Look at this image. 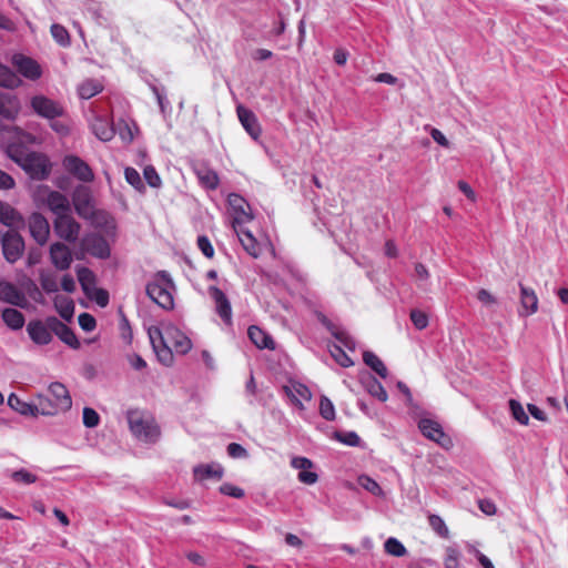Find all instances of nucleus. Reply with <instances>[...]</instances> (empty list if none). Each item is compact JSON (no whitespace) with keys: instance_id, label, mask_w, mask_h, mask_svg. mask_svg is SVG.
Returning <instances> with one entry per match:
<instances>
[{"instance_id":"f257e3e1","label":"nucleus","mask_w":568,"mask_h":568,"mask_svg":"<svg viewBox=\"0 0 568 568\" xmlns=\"http://www.w3.org/2000/svg\"><path fill=\"white\" fill-rule=\"evenodd\" d=\"M153 351L161 364L171 366L174 361L173 349L176 354L185 355L192 348V341L178 326L163 323L148 329Z\"/></svg>"},{"instance_id":"f03ea898","label":"nucleus","mask_w":568,"mask_h":568,"mask_svg":"<svg viewBox=\"0 0 568 568\" xmlns=\"http://www.w3.org/2000/svg\"><path fill=\"white\" fill-rule=\"evenodd\" d=\"M8 155L18 163L33 180H44L51 172L49 159L37 152H28L17 143H9Z\"/></svg>"},{"instance_id":"7ed1b4c3","label":"nucleus","mask_w":568,"mask_h":568,"mask_svg":"<svg viewBox=\"0 0 568 568\" xmlns=\"http://www.w3.org/2000/svg\"><path fill=\"white\" fill-rule=\"evenodd\" d=\"M128 423L132 434L142 442L155 443L160 437V428L155 420L140 410H129Z\"/></svg>"},{"instance_id":"20e7f679","label":"nucleus","mask_w":568,"mask_h":568,"mask_svg":"<svg viewBox=\"0 0 568 568\" xmlns=\"http://www.w3.org/2000/svg\"><path fill=\"white\" fill-rule=\"evenodd\" d=\"M37 399L38 404H40L41 399H47V402H49V404L55 410L53 415L64 413L72 406V398L69 390L62 383L59 382L51 383L48 387V393L38 394Z\"/></svg>"},{"instance_id":"39448f33","label":"nucleus","mask_w":568,"mask_h":568,"mask_svg":"<svg viewBox=\"0 0 568 568\" xmlns=\"http://www.w3.org/2000/svg\"><path fill=\"white\" fill-rule=\"evenodd\" d=\"M58 287L41 286L48 295L54 294L52 298L55 311L65 322H71L74 315V302L69 294L75 292L77 286H61L64 293H59Z\"/></svg>"},{"instance_id":"423d86ee","label":"nucleus","mask_w":568,"mask_h":568,"mask_svg":"<svg viewBox=\"0 0 568 568\" xmlns=\"http://www.w3.org/2000/svg\"><path fill=\"white\" fill-rule=\"evenodd\" d=\"M8 404L13 410L23 416H53V413L55 412L47 399H41L40 404H38L37 398L34 403H27L16 394H10L8 397Z\"/></svg>"},{"instance_id":"0eeeda50","label":"nucleus","mask_w":568,"mask_h":568,"mask_svg":"<svg viewBox=\"0 0 568 568\" xmlns=\"http://www.w3.org/2000/svg\"><path fill=\"white\" fill-rule=\"evenodd\" d=\"M0 241L4 258L9 263L17 262L24 250V241L22 236L14 230H8L6 232L0 231Z\"/></svg>"},{"instance_id":"6e6552de","label":"nucleus","mask_w":568,"mask_h":568,"mask_svg":"<svg viewBox=\"0 0 568 568\" xmlns=\"http://www.w3.org/2000/svg\"><path fill=\"white\" fill-rule=\"evenodd\" d=\"M54 233L69 243H74L79 239L81 226L74 220L71 213L59 215L53 221Z\"/></svg>"},{"instance_id":"1a4fd4ad","label":"nucleus","mask_w":568,"mask_h":568,"mask_svg":"<svg viewBox=\"0 0 568 568\" xmlns=\"http://www.w3.org/2000/svg\"><path fill=\"white\" fill-rule=\"evenodd\" d=\"M418 428L426 438L437 443L440 447L449 449L453 446L452 438L445 434L438 422L430 418H422L418 422Z\"/></svg>"},{"instance_id":"9d476101","label":"nucleus","mask_w":568,"mask_h":568,"mask_svg":"<svg viewBox=\"0 0 568 568\" xmlns=\"http://www.w3.org/2000/svg\"><path fill=\"white\" fill-rule=\"evenodd\" d=\"M30 105L36 114L48 120H54L64 114V108L44 95H34L30 100Z\"/></svg>"},{"instance_id":"9b49d317","label":"nucleus","mask_w":568,"mask_h":568,"mask_svg":"<svg viewBox=\"0 0 568 568\" xmlns=\"http://www.w3.org/2000/svg\"><path fill=\"white\" fill-rule=\"evenodd\" d=\"M82 252H85L98 258H108L111 254L108 241L99 234H87L80 243Z\"/></svg>"},{"instance_id":"f8f14e48","label":"nucleus","mask_w":568,"mask_h":568,"mask_svg":"<svg viewBox=\"0 0 568 568\" xmlns=\"http://www.w3.org/2000/svg\"><path fill=\"white\" fill-rule=\"evenodd\" d=\"M210 296L214 302L215 313L220 316L222 322L229 326H233V313L229 297L219 286L210 287Z\"/></svg>"},{"instance_id":"ddd939ff","label":"nucleus","mask_w":568,"mask_h":568,"mask_svg":"<svg viewBox=\"0 0 568 568\" xmlns=\"http://www.w3.org/2000/svg\"><path fill=\"white\" fill-rule=\"evenodd\" d=\"M65 170L82 182H92L94 173L87 162L77 155H67L63 160Z\"/></svg>"},{"instance_id":"4468645a","label":"nucleus","mask_w":568,"mask_h":568,"mask_svg":"<svg viewBox=\"0 0 568 568\" xmlns=\"http://www.w3.org/2000/svg\"><path fill=\"white\" fill-rule=\"evenodd\" d=\"M48 324L54 334L62 343L73 349L80 348V342L74 332L63 322L55 316H48Z\"/></svg>"},{"instance_id":"2eb2a0df","label":"nucleus","mask_w":568,"mask_h":568,"mask_svg":"<svg viewBox=\"0 0 568 568\" xmlns=\"http://www.w3.org/2000/svg\"><path fill=\"white\" fill-rule=\"evenodd\" d=\"M72 203L75 212L83 219L92 217L94 207L90 190L85 186H79L72 194Z\"/></svg>"},{"instance_id":"dca6fc26","label":"nucleus","mask_w":568,"mask_h":568,"mask_svg":"<svg viewBox=\"0 0 568 568\" xmlns=\"http://www.w3.org/2000/svg\"><path fill=\"white\" fill-rule=\"evenodd\" d=\"M227 203L234 211L235 215L232 221L233 229L242 226V224L253 220L252 214L247 212L248 204L243 196L236 193H231L227 196Z\"/></svg>"},{"instance_id":"f3484780","label":"nucleus","mask_w":568,"mask_h":568,"mask_svg":"<svg viewBox=\"0 0 568 568\" xmlns=\"http://www.w3.org/2000/svg\"><path fill=\"white\" fill-rule=\"evenodd\" d=\"M12 64L18 72L29 80H38L42 75L40 64L32 58L23 54H14L12 57Z\"/></svg>"},{"instance_id":"a211bd4d","label":"nucleus","mask_w":568,"mask_h":568,"mask_svg":"<svg viewBox=\"0 0 568 568\" xmlns=\"http://www.w3.org/2000/svg\"><path fill=\"white\" fill-rule=\"evenodd\" d=\"M176 286H145L148 296L163 310L174 307V293Z\"/></svg>"},{"instance_id":"6ab92c4d","label":"nucleus","mask_w":568,"mask_h":568,"mask_svg":"<svg viewBox=\"0 0 568 568\" xmlns=\"http://www.w3.org/2000/svg\"><path fill=\"white\" fill-rule=\"evenodd\" d=\"M27 332L30 339L37 345H48L52 341V331L49 327L48 317L44 321H30L27 325Z\"/></svg>"},{"instance_id":"aec40b11","label":"nucleus","mask_w":568,"mask_h":568,"mask_svg":"<svg viewBox=\"0 0 568 568\" xmlns=\"http://www.w3.org/2000/svg\"><path fill=\"white\" fill-rule=\"evenodd\" d=\"M28 225L34 241L40 245L45 244L50 234L48 220L42 214L36 212L30 215Z\"/></svg>"},{"instance_id":"412c9836","label":"nucleus","mask_w":568,"mask_h":568,"mask_svg":"<svg viewBox=\"0 0 568 568\" xmlns=\"http://www.w3.org/2000/svg\"><path fill=\"white\" fill-rule=\"evenodd\" d=\"M291 466L294 469L300 470L297 478L301 483L305 485H313L318 480V475L311 470L314 464L310 458L303 456H294L291 459Z\"/></svg>"},{"instance_id":"4be33fe9","label":"nucleus","mask_w":568,"mask_h":568,"mask_svg":"<svg viewBox=\"0 0 568 568\" xmlns=\"http://www.w3.org/2000/svg\"><path fill=\"white\" fill-rule=\"evenodd\" d=\"M283 389L291 398L292 403L301 409L304 408L302 400L308 402L312 398L310 388L301 382L291 381L288 385L283 387Z\"/></svg>"},{"instance_id":"5701e85b","label":"nucleus","mask_w":568,"mask_h":568,"mask_svg":"<svg viewBox=\"0 0 568 568\" xmlns=\"http://www.w3.org/2000/svg\"><path fill=\"white\" fill-rule=\"evenodd\" d=\"M50 258L57 268L64 271L72 262L71 251L65 244L55 242L50 246Z\"/></svg>"},{"instance_id":"b1692460","label":"nucleus","mask_w":568,"mask_h":568,"mask_svg":"<svg viewBox=\"0 0 568 568\" xmlns=\"http://www.w3.org/2000/svg\"><path fill=\"white\" fill-rule=\"evenodd\" d=\"M237 116L243 125V128L246 130V132L254 139L257 140L262 133L261 125L255 116V114L246 109L243 105H239L236 108Z\"/></svg>"},{"instance_id":"393cba45","label":"nucleus","mask_w":568,"mask_h":568,"mask_svg":"<svg viewBox=\"0 0 568 568\" xmlns=\"http://www.w3.org/2000/svg\"><path fill=\"white\" fill-rule=\"evenodd\" d=\"M45 204L55 217L72 212L69 199L59 191H50Z\"/></svg>"},{"instance_id":"a878e982","label":"nucleus","mask_w":568,"mask_h":568,"mask_svg":"<svg viewBox=\"0 0 568 568\" xmlns=\"http://www.w3.org/2000/svg\"><path fill=\"white\" fill-rule=\"evenodd\" d=\"M538 308V297L535 291L529 286H520V316H529L536 313Z\"/></svg>"},{"instance_id":"bb28decb","label":"nucleus","mask_w":568,"mask_h":568,"mask_svg":"<svg viewBox=\"0 0 568 568\" xmlns=\"http://www.w3.org/2000/svg\"><path fill=\"white\" fill-rule=\"evenodd\" d=\"M19 111V99L13 94L0 92V115L7 120H14Z\"/></svg>"},{"instance_id":"cd10ccee","label":"nucleus","mask_w":568,"mask_h":568,"mask_svg":"<svg viewBox=\"0 0 568 568\" xmlns=\"http://www.w3.org/2000/svg\"><path fill=\"white\" fill-rule=\"evenodd\" d=\"M20 287L21 286H0V300L21 308H27L29 306V301L26 296V293L21 291Z\"/></svg>"},{"instance_id":"c85d7f7f","label":"nucleus","mask_w":568,"mask_h":568,"mask_svg":"<svg viewBox=\"0 0 568 568\" xmlns=\"http://www.w3.org/2000/svg\"><path fill=\"white\" fill-rule=\"evenodd\" d=\"M0 222L9 227L19 229L24 225L22 215L9 203L0 201Z\"/></svg>"},{"instance_id":"c756f323","label":"nucleus","mask_w":568,"mask_h":568,"mask_svg":"<svg viewBox=\"0 0 568 568\" xmlns=\"http://www.w3.org/2000/svg\"><path fill=\"white\" fill-rule=\"evenodd\" d=\"M247 335L251 342L261 349H274L275 343L272 336L256 325H251L247 329Z\"/></svg>"},{"instance_id":"7c9ffc66","label":"nucleus","mask_w":568,"mask_h":568,"mask_svg":"<svg viewBox=\"0 0 568 568\" xmlns=\"http://www.w3.org/2000/svg\"><path fill=\"white\" fill-rule=\"evenodd\" d=\"M234 231L236 232L243 248L253 257L260 256L261 246L252 233L244 230L242 226L236 227Z\"/></svg>"},{"instance_id":"2f4dec72","label":"nucleus","mask_w":568,"mask_h":568,"mask_svg":"<svg viewBox=\"0 0 568 568\" xmlns=\"http://www.w3.org/2000/svg\"><path fill=\"white\" fill-rule=\"evenodd\" d=\"M195 479L204 480L209 478L221 479L224 469L220 464H201L193 468Z\"/></svg>"},{"instance_id":"473e14b6","label":"nucleus","mask_w":568,"mask_h":568,"mask_svg":"<svg viewBox=\"0 0 568 568\" xmlns=\"http://www.w3.org/2000/svg\"><path fill=\"white\" fill-rule=\"evenodd\" d=\"M362 383L369 395L377 398L382 403L387 400V392L377 378H375L372 375H368L367 377L362 379Z\"/></svg>"},{"instance_id":"72a5a7b5","label":"nucleus","mask_w":568,"mask_h":568,"mask_svg":"<svg viewBox=\"0 0 568 568\" xmlns=\"http://www.w3.org/2000/svg\"><path fill=\"white\" fill-rule=\"evenodd\" d=\"M84 296L94 302L100 307H105L109 304V292L101 286H81Z\"/></svg>"},{"instance_id":"f704fd0d","label":"nucleus","mask_w":568,"mask_h":568,"mask_svg":"<svg viewBox=\"0 0 568 568\" xmlns=\"http://www.w3.org/2000/svg\"><path fill=\"white\" fill-rule=\"evenodd\" d=\"M1 316L6 325L13 331L21 329L26 323L23 314L16 308H4Z\"/></svg>"},{"instance_id":"c9c22d12","label":"nucleus","mask_w":568,"mask_h":568,"mask_svg":"<svg viewBox=\"0 0 568 568\" xmlns=\"http://www.w3.org/2000/svg\"><path fill=\"white\" fill-rule=\"evenodd\" d=\"M92 130L95 136L101 141H110L114 136L113 126L102 118H97L92 123Z\"/></svg>"},{"instance_id":"e433bc0d","label":"nucleus","mask_w":568,"mask_h":568,"mask_svg":"<svg viewBox=\"0 0 568 568\" xmlns=\"http://www.w3.org/2000/svg\"><path fill=\"white\" fill-rule=\"evenodd\" d=\"M363 361L372 371H374L382 378L387 377V368L383 361L375 353L371 351H365L363 353Z\"/></svg>"},{"instance_id":"4c0bfd02","label":"nucleus","mask_w":568,"mask_h":568,"mask_svg":"<svg viewBox=\"0 0 568 568\" xmlns=\"http://www.w3.org/2000/svg\"><path fill=\"white\" fill-rule=\"evenodd\" d=\"M20 84V78L9 67L0 63V87L14 89Z\"/></svg>"},{"instance_id":"58836bf2","label":"nucleus","mask_w":568,"mask_h":568,"mask_svg":"<svg viewBox=\"0 0 568 568\" xmlns=\"http://www.w3.org/2000/svg\"><path fill=\"white\" fill-rule=\"evenodd\" d=\"M102 91V85L94 80H87L82 82L78 88V93L81 99H91Z\"/></svg>"},{"instance_id":"ea45409f","label":"nucleus","mask_w":568,"mask_h":568,"mask_svg":"<svg viewBox=\"0 0 568 568\" xmlns=\"http://www.w3.org/2000/svg\"><path fill=\"white\" fill-rule=\"evenodd\" d=\"M328 351L332 357L342 367H351L354 363L351 357L345 353L341 345L337 343L328 344Z\"/></svg>"},{"instance_id":"a19ab883","label":"nucleus","mask_w":568,"mask_h":568,"mask_svg":"<svg viewBox=\"0 0 568 568\" xmlns=\"http://www.w3.org/2000/svg\"><path fill=\"white\" fill-rule=\"evenodd\" d=\"M50 32L58 44H60L61 47L70 45V34L63 26L59 23H53L50 28Z\"/></svg>"},{"instance_id":"79ce46f5","label":"nucleus","mask_w":568,"mask_h":568,"mask_svg":"<svg viewBox=\"0 0 568 568\" xmlns=\"http://www.w3.org/2000/svg\"><path fill=\"white\" fill-rule=\"evenodd\" d=\"M385 551L394 557H403L407 554V550L402 541L395 537H389L384 544Z\"/></svg>"},{"instance_id":"37998d69","label":"nucleus","mask_w":568,"mask_h":568,"mask_svg":"<svg viewBox=\"0 0 568 568\" xmlns=\"http://www.w3.org/2000/svg\"><path fill=\"white\" fill-rule=\"evenodd\" d=\"M509 409L511 413V416L515 420H517L520 425H528L529 417L526 414L521 403L517 399H510L509 400Z\"/></svg>"},{"instance_id":"c03bdc74","label":"nucleus","mask_w":568,"mask_h":568,"mask_svg":"<svg viewBox=\"0 0 568 568\" xmlns=\"http://www.w3.org/2000/svg\"><path fill=\"white\" fill-rule=\"evenodd\" d=\"M358 484L365 490H367L368 493H371L372 495H374L376 497H383L384 496V490L378 485V483L375 479H373L369 476H367V475L359 476L358 477Z\"/></svg>"},{"instance_id":"a18cd8bd","label":"nucleus","mask_w":568,"mask_h":568,"mask_svg":"<svg viewBox=\"0 0 568 568\" xmlns=\"http://www.w3.org/2000/svg\"><path fill=\"white\" fill-rule=\"evenodd\" d=\"M320 415L328 422L334 420L336 415L334 404L324 395L320 399Z\"/></svg>"},{"instance_id":"49530a36","label":"nucleus","mask_w":568,"mask_h":568,"mask_svg":"<svg viewBox=\"0 0 568 568\" xmlns=\"http://www.w3.org/2000/svg\"><path fill=\"white\" fill-rule=\"evenodd\" d=\"M124 178H125V181L130 185H132L135 190H138L140 192L144 190V184L142 182L140 173L135 169L126 168L124 170Z\"/></svg>"},{"instance_id":"de8ad7c7","label":"nucleus","mask_w":568,"mask_h":568,"mask_svg":"<svg viewBox=\"0 0 568 568\" xmlns=\"http://www.w3.org/2000/svg\"><path fill=\"white\" fill-rule=\"evenodd\" d=\"M460 552L455 547L446 549L444 566L445 568H459Z\"/></svg>"},{"instance_id":"09e8293b","label":"nucleus","mask_w":568,"mask_h":568,"mask_svg":"<svg viewBox=\"0 0 568 568\" xmlns=\"http://www.w3.org/2000/svg\"><path fill=\"white\" fill-rule=\"evenodd\" d=\"M37 139L33 134L27 133L19 128H14V141L11 143H17L21 145L24 150H27L26 145L34 144Z\"/></svg>"},{"instance_id":"8fccbe9b","label":"nucleus","mask_w":568,"mask_h":568,"mask_svg":"<svg viewBox=\"0 0 568 568\" xmlns=\"http://www.w3.org/2000/svg\"><path fill=\"white\" fill-rule=\"evenodd\" d=\"M428 521L433 530L436 531L440 537H448V528L440 516L430 515L428 517Z\"/></svg>"},{"instance_id":"3c124183","label":"nucleus","mask_w":568,"mask_h":568,"mask_svg":"<svg viewBox=\"0 0 568 568\" xmlns=\"http://www.w3.org/2000/svg\"><path fill=\"white\" fill-rule=\"evenodd\" d=\"M335 339L338 342V345L345 347L348 351H355L356 348V342L354 338L343 328H339L337 334H335Z\"/></svg>"},{"instance_id":"603ef678","label":"nucleus","mask_w":568,"mask_h":568,"mask_svg":"<svg viewBox=\"0 0 568 568\" xmlns=\"http://www.w3.org/2000/svg\"><path fill=\"white\" fill-rule=\"evenodd\" d=\"M335 339L338 342V345L345 347L348 351H355L356 348V342L354 338L343 328H339L337 334H335Z\"/></svg>"},{"instance_id":"864d4df0","label":"nucleus","mask_w":568,"mask_h":568,"mask_svg":"<svg viewBox=\"0 0 568 568\" xmlns=\"http://www.w3.org/2000/svg\"><path fill=\"white\" fill-rule=\"evenodd\" d=\"M82 419L85 427L93 428L99 425L100 416L93 408L84 407Z\"/></svg>"},{"instance_id":"5fc2aeb1","label":"nucleus","mask_w":568,"mask_h":568,"mask_svg":"<svg viewBox=\"0 0 568 568\" xmlns=\"http://www.w3.org/2000/svg\"><path fill=\"white\" fill-rule=\"evenodd\" d=\"M410 321L414 324V326L422 331L427 327L428 325V316L426 313L419 311V310H412L410 311Z\"/></svg>"},{"instance_id":"6e6d98bb","label":"nucleus","mask_w":568,"mask_h":568,"mask_svg":"<svg viewBox=\"0 0 568 568\" xmlns=\"http://www.w3.org/2000/svg\"><path fill=\"white\" fill-rule=\"evenodd\" d=\"M196 244L205 257L212 258L214 256V247L206 235H200L197 237Z\"/></svg>"},{"instance_id":"4d7b16f0","label":"nucleus","mask_w":568,"mask_h":568,"mask_svg":"<svg viewBox=\"0 0 568 568\" xmlns=\"http://www.w3.org/2000/svg\"><path fill=\"white\" fill-rule=\"evenodd\" d=\"M219 490L221 494L233 498H242L245 495L244 490L241 487H237L230 483L222 484Z\"/></svg>"},{"instance_id":"13d9d810","label":"nucleus","mask_w":568,"mask_h":568,"mask_svg":"<svg viewBox=\"0 0 568 568\" xmlns=\"http://www.w3.org/2000/svg\"><path fill=\"white\" fill-rule=\"evenodd\" d=\"M12 479L17 483L33 484L37 480V476L27 469H19L12 473Z\"/></svg>"},{"instance_id":"bf43d9fd","label":"nucleus","mask_w":568,"mask_h":568,"mask_svg":"<svg viewBox=\"0 0 568 568\" xmlns=\"http://www.w3.org/2000/svg\"><path fill=\"white\" fill-rule=\"evenodd\" d=\"M143 175L150 186L159 187L161 185V178L152 165L144 168Z\"/></svg>"},{"instance_id":"052dcab7","label":"nucleus","mask_w":568,"mask_h":568,"mask_svg":"<svg viewBox=\"0 0 568 568\" xmlns=\"http://www.w3.org/2000/svg\"><path fill=\"white\" fill-rule=\"evenodd\" d=\"M78 322L84 332H92L97 326L95 318L89 313H81L78 317Z\"/></svg>"},{"instance_id":"680f3d73","label":"nucleus","mask_w":568,"mask_h":568,"mask_svg":"<svg viewBox=\"0 0 568 568\" xmlns=\"http://www.w3.org/2000/svg\"><path fill=\"white\" fill-rule=\"evenodd\" d=\"M199 176L209 189L215 190L219 186L220 179L214 171L207 170L206 172L200 174Z\"/></svg>"},{"instance_id":"e2e57ef3","label":"nucleus","mask_w":568,"mask_h":568,"mask_svg":"<svg viewBox=\"0 0 568 568\" xmlns=\"http://www.w3.org/2000/svg\"><path fill=\"white\" fill-rule=\"evenodd\" d=\"M226 450L229 456L232 458H246L248 456L247 450L237 443H230Z\"/></svg>"},{"instance_id":"0e129e2a","label":"nucleus","mask_w":568,"mask_h":568,"mask_svg":"<svg viewBox=\"0 0 568 568\" xmlns=\"http://www.w3.org/2000/svg\"><path fill=\"white\" fill-rule=\"evenodd\" d=\"M79 284H93L94 274L88 267H79L77 270Z\"/></svg>"},{"instance_id":"69168bd1","label":"nucleus","mask_w":568,"mask_h":568,"mask_svg":"<svg viewBox=\"0 0 568 568\" xmlns=\"http://www.w3.org/2000/svg\"><path fill=\"white\" fill-rule=\"evenodd\" d=\"M338 439L343 444L352 447L358 446L361 443V437L355 432H347L343 435H338Z\"/></svg>"},{"instance_id":"338daca9","label":"nucleus","mask_w":568,"mask_h":568,"mask_svg":"<svg viewBox=\"0 0 568 568\" xmlns=\"http://www.w3.org/2000/svg\"><path fill=\"white\" fill-rule=\"evenodd\" d=\"M119 135L125 142H132L134 139L133 132L130 125L125 121H121L118 124Z\"/></svg>"},{"instance_id":"774afa93","label":"nucleus","mask_w":568,"mask_h":568,"mask_svg":"<svg viewBox=\"0 0 568 568\" xmlns=\"http://www.w3.org/2000/svg\"><path fill=\"white\" fill-rule=\"evenodd\" d=\"M478 507L485 515L488 516L495 515L497 510L495 503L490 499H480L478 501Z\"/></svg>"}]
</instances>
